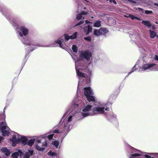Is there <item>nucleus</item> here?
<instances>
[{
  "label": "nucleus",
  "instance_id": "34",
  "mask_svg": "<svg viewBox=\"0 0 158 158\" xmlns=\"http://www.w3.org/2000/svg\"><path fill=\"white\" fill-rule=\"evenodd\" d=\"M30 153L28 152H26L23 156V158H29L30 157Z\"/></svg>",
  "mask_w": 158,
  "mask_h": 158
},
{
  "label": "nucleus",
  "instance_id": "21",
  "mask_svg": "<svg viewBox=\"0 0 158 158\" xmlns=\"http://www.w3.org/2000/svg\"><path fill=\"white\" fill-rule=\"evenodd\" d=\"M64 42L63 39H60L55 41V43L59 44L60 47H62V43Z\"/></svg>",
  "mask_w": 158,
  "mask_h": 158
},
{
  "label": "nucleus",
  "instance_id": "55",
  "mask_svg": "<svg viewBox=\"0 0 158 158\" xmlns=\"http://www.w3.org/2000/svg\"><path fill=\"white\" fill-rule=\"evenodd\" d=\"M153 4L154 6H158V3H154Z\"/></svg>",
  "mask_w": 158,
  "mask_h": 158
},
{
  "label": "nucleus",
  "instance_id": "9",
  "mask_svg": "<svg viewBox=\"0 0 158 158\" xmlns=\"http://www.w3.org/2000/svg\"><path fill=\"white\" fill-rule=\"evenodd\" d=\"M27 138L25 137H22L21 139H18V142H21L22 144L24 145L27 144Z\"/></svg>",
  "mask_w": 158,
  "mask_h": 158
},
{
  "label": "nucleus",
  "instance_id": "18",
  "mask_svg": "<svg viewBox=\"0 0 158 158\" xmlns=\"http://www.w3.org/2000/svg\"><path fill=\"white\" fill-rule=\"evenodd\" d=\"M78 77L81 78H85V74L79 71L78 70L76 71Z\"/></svg>",
  "mask_w": 158,
  "mask_h": 158
},
{
  "label": "nucleus",
  "instance_id": "61",
  "mask_svg": "<svg viewBox=\"0 0 158 158\" xmlns=\"http://www.w3.org/2000/svg\"><path fill=\"white\" fill-rule=\"evenodd\" d=\"M107 1H108V0H106Z\"/></svg>",
  "mask_w": 158,
  "mask_h": 158
},
{
  "label": "nucleus",
  "instance_id": "28",
  "mask_svg": "<svg viewBox=\"0 0 158 158\" xmlns=\"http://www.w3.org/2000/svg\"><path fill=\"white\" fill-rule=\"evenodd\" d=\"M130 18L134 20L135 19H136L137 20L140 21L141 20V19L137 17H136L135 15H130Z\"/></svg>",
  "mask_w": 158,
  "mask_h": 158
},
{
  "label": "nucleus",
  "instance_id": "19",
  "mask_svg": "<svg viewBox=\"0 0 158 158\" xmlns=\"http://www.w3.org/2000/svg\"><path fill=\"white\" fill-rule=\"evenodd\" d=\"M92 107V106L91 105H87L82 110L84 112L89 111L91 109Z\"/></svg>",
  "mask_w": 158,
  "mask_h": 158
},
{
  "label": "nucleus",
  "instance_id": "31",
  "mask_svg": "<svg viewBox=\"0 0 158 158\" xmlns=\"http://www.w3.org/2000/svg\"><path fill=\"white\" fill-rule=\"evenodd\" d=\"M77 32H75L73 34L70 36V39H75L77 37Z\"/></svg>",
  "mask_w": 158,
  "mask_h": 158
},
{
  "label": "nucleus",
  "instance_id": "60",
  "mask_svg": "<svg viewBox=\"0 0 158 158\" xmlns=\"http://www.w3.org/2000/svg\"><path fill=\"white\" fill-rule=\"evenodd\" d=\"M92 18H93V17H92Z\"/></svg>",
  "mask_w": 158,
  "mask_h": 158
},
{
  "label": "nucleus",
  "instance_id": "1",
  "mask_svg": "<svg viewBox=\"0 0 158 158\" xmlns=\"http://www.w3.org/2000/svg\"><path fill=\"white\" fill-rule=\"evenodd\" d=\"M79 57L80 58L77 60V61H80L83 60L84 58L87 61H89L90 58L92 56L91 52L88 51H81L80 52Z\"/></svg>",
  "mask_w": 158,
  "mask_h": 158
},
{
  "label": "nucleus",
  "instance_id": "45",
  "mask_svg": "<svg viewBox=\"0 0 158 158\" xmlns=\"http://www.w3.org/2000/svg\"><path fill=\"white\" fill-rule=\"evenodd\" d=\"M81 15H87V13L86 12H85V11H82L81 12Z\"/></svg>",
  "mask_w": 158,
  "mask_h": 158
},
{
  "label": "nucleus",
  "instance_id": "7",
  "mask_svg": "<svg viewBox=\"0 0 158 158\" xmlns=\"http://www.w3.org/2000/svg\"><path fill=\"white\" fill-rule=\"evenodd\" d=\"M22 41L23 44L26 45H29L30 46H36L38 47L41 46V45L38 43H35V44H31L30 43L28 42L24 38H23V39L22 40Z\"/></svg>",
  "mask_w": 158,
  "mask_h": 158
},
{
  "label": "nucleus",
  "instance_id": "51",
  "mask_svg": "<svg viewBox=\"0 0 158 158\" xmlns=\"http://www.w3.org/2000/svg\"><path fill=\"white\" fill-rule=\"evenodd\" d=\"M154 59L156 60H158V56L155 55V56Z\"/></svg>",
  "mask_w": 158,
  "mask_h": 158
},
{
  "label": "nucleus",
  "instance_id": "41",
  "mask_svg": "<svg viewBox=\"0 0 158 158\" xmlns=\"http://www.w3.org/2000/svg\"><path fill=\"white\" fill-rule=\"evenodd\" d=\"M47 146V142L46 141H45L43 143L42 145V147H46Z\"/></svg>",
  "mask_w": 158,
  "mask_h": 158
},
{
  "label": "nucleus",
  "instance_id": "11",
  "mask_svg": "<svg viewBox=\"0 0 158 158\" xmlns=\"http://www.w3.org/2000/svg\"><path fill=\"white\" fill-rule=\"evenodd\" d=\"M100 31L101 35H106V34L108 32V30L106 28H100Z\"/></svg>",
  "mask_w": 158,
  "mask_h": 158
},
{
  "label": "nucleus",
  "instance_id": "6",
  "mask_svg": "<svg viewBox=\"0 0 158 158\" xmlns=\"http://www.w3.org/2000/svg\"><path fill=\"white\" fill-rule=\"evenodd\" d=\"M156 65L155 64H146L143 65L142 66V68L144 70H147L148 69Z\"/></svg>",
  "mask_w": 158,
  "mask_h": 158
},
{
  "label": "nucleus",
  "instance_id": "46",
  "mask_svg": "<svg viewBox=\"0 0 158 158\" xmlns=\"http://www.w3.org/2000/svg\"><path fill=\"white\" fill-rule=\"evenodd\" d=\"M72 116H69V117L68 121V122H71L72 121Z\"/></svg>",
  "mask_w": 158,
  "mask_h": 158
},
{
  "label": "nucleus",
  "instance_id": "48",
  "mask_svg": "<svg viewBox=\"0 0 158 158\" xmlns=\"http://www.w3.org/2000/svg\"><path fill=\"white\" fill-rule=\"evenodd\" d=\"M138 10H139V11H141L142 12H144V10L140 8H138Z\"/></svg>",
  "mask_w": 158,
  "mask_h": 158
},
{
  "label": "nucleus",
  "instance_id": "2",
  "mask_svg": "<svg viewBox=\"0 0 158 158\" xmlns=\"http://www.w3.org/2000/svg\"><path fill=\"white\" fill-rule=\"evenodd\" d=\"M20 30L22 32V33L20 32H19V35L20 36L22 37L23 35L26 36L28 35L29 31L27 28H26L25 27L22 26L20 27Z\"/></svg>",
  "mask_w": 158,
  "mask_h": 158
},
{
  "label": "nucleus",
  "instance_id": "27",
  "mask_svg": "<svg viewBox=\"0 0 158 158\" xmlns=\"http://www.w3.org/2000/svg\"><path fill=\"white\" fill-rule=\"evenodd\" d=\"M92 29L91 26L88 25L87 26V32L86 33V35H88L89 33L92 32Z\"/></svg>",
  "mask_w": 158,
  "mask_h": 158
},
{
  "label": "nucleus",
  "instance_id": "56",
  "mask_svg": "<svg viewBox=\"0 0 158 158\" xmlns=\"http://www.w3.org/2000/svg\"><path fill=\"white\" fill-rule=\"evenodd\" d=\"M85 22L86 23H90V22L88 20H86Z\"/></svg>",
  "mask_w": 158,
  "mask_h": 158
},
{
  "label": "nucleus",
  "instance_id": "4",
  "mask_svg": "<svg viewBox=\"0 0 158 158\" xmlns=\"http://www.w3.org/2000/svg\"><path fill=\"white\" fill-rule=\"evenodd\" d=\"M105 107H97L93 108V112L94 114L96 112H98L99 113L102 114L104 112V109Z\"/></svg>",
  "mask_w": 158,
  "mask_h": 158
},
{
  "label": "nucleus",
  "instance_id": "20",
  "mask_svg": "<svg viewBox=\"0 0 158 158\" xmlns=\"http://www.w3.org/2000/svg\"><path fill=\"white\" fill-rule=\"evenodd\" d=\"M35 141V139H31L27 142V144L30 146H32Z\"/></svg>",
  "mask_w": 158,
  "mask_h": 158
},
{
  "label": "nucleus",
  "instance_id": "38",
  "mask_svg": "<svg viewBox=\"0 0 158 158\" xmlns=\"http://www.w3.org/2000/svg\"><path fill=\"white\" fill-rule=\"evenodd\" d=\"M84 22V21L83 20H81L80 21L79 23H77L76 25H75V26H79V25H80L82 23H83Z\"/></svg>",
  "mask_w": 158,
  "mask_h": 158
},
{
  "label": "nucleus",
  "instance_id": "3",
  "mask_svg": "<svg viewBox=\"0 0 158 158\" xmlns=\"http://www.w3.org/2000/svg\"><path fill=\"white\" fill-rule=\"evenodd\" d=\"M143 155V152L138 153H134L131 154L129 158H145V155Z\"/></svg>",
  "mask_w": 158,
  "mask_h": 158
},
{
  "label": "nucleus",
  "instance_id": "8",
  "mask_svg": "<svg viewBox=\"0 0 158 158\" xmlns=\"http://www.w3.org/2000/svg\"><path fill=\"white\" fill-rule=\"evenodd\" d=\"M10 140L12 142V145L15 147V146L18 142V139H17L16 135H14L12 138L10 139Z\"/></svg>",
  "mask_w": 158,
  "mask_h": 158
},
{
  "label": "nucleus",
  "instance_id": "14",
  "mask_svg": "<svg viewBox=\"0 0 158 158\" xmlns=\"http://www.w3.org/2000/svg\"><path fill=\"white\" fill-rule=\"evenodd\" d=\"M130 150H131V153H138L139 152H140L141 153H143V152L141 151L140 150L135 149L131 146H130Z\"/></svg>",
  "mask_w": 158,
  "mask_h": 158
},
{
  "label": "nucleus",
  "instance_id": "42",
  "mask_svg": "<svg viewBox=\"0 0 158 158\" xmlns=\"http://www.w3.org/2000/svg\"><path fill=\"white\" fill-rule=\"evenodd\" d=\"M90 115V113H83V115L84 117H86Z\"/></svg>",
  "mask_w": 158,
  "mask_h": 158
},
{
  "label": "nucleus",
  "instance_id": "32",
  "mask_svg": "<svg viewBox=\"0 0 158 158\" xmlns=\"http://www.w3.org/2000/svg\"><path fill=\"white\" fill-rule=\"evenodd\" d=\"M48 155L52 156H56V154L54 152H52L51 150H50L48 153Z\"/></svg>",
  "mask_w": 158,
  "mask_h": 158
},
{
  "label": "nucleus",
  "instance_id": "43",
  "mask_svg": "<svg viewBox=\"0 0 158 158\" xmlns=\"http://www.w3.org/2000/svg\"><path fill=\"white\" fill-rule=\"evenodd\" d=\"M109 2L111 3H113L114 4H116L117 2L115 0H110Z\"/></svg>",
  "mask_w": 158,
  "mask_h": 158
},
{
  "label": "nucleus",
  "instance_id": "13",
  "mask_svg": "<svg viewBox=\"0 0 158 158\" xmlns=\"http://www.w3.org/2000/svg\"><path fill=\"white\" fill-rule=\"evenodd\" d=\"M149 33L150 37L151 38H154L156 36V33L154 31H152L151 30H149Z\"/></svg>",
  "mask_w": 158,
  "mask_h": 158
},
{
  "label": "nucleus",
  "instance_id": "5",
  "mask_svg": "<svg viewBox=\"0 0 158 158\" xmlns=\"http://www.w3.org/2000/svg\"><path fill=\"white\" fill-rule=\"evenodd\" d=\"M84 94L85 96H87L90 94H93V93L90 87H85L84 89Z\"/></svg>",
  "mask_w": 158,
  "mask_h": 158
},
{
  "label": "nucleus",
  "instance_id": "10",
  "mask_svg": "<svg viewBox=\"0 0 158 158\" xmlns=\"http://www.w3.org/2000/svg\"><path fill=\"white\" fill-rule=\"evenodd\" d=\"M1 150L2 152L5 153V155L7 156H9L10 154V152L9 149L6 147L3 148Z\"/></svg>",
  "mask_w": 158,
  "mask_h": 158
},
{
  "label": "nucleus",
  "instance_id": "49",
  "mask_svg": "<svg viewBox=\"0 0 158 158\" xmlns=\"http://www.w3.org/2000/svg\"><path fill=\"white\" fill-rule=\"evenodd\" d=\"M128 1L130 2H131L132 3L135 4L136 3V2L132 0H128Z\"/></svg>",
  "mask_w": 158,
  "mask_h": 158
},
{
  "label": "nucleus",
  "instance_id": "39",
  "mask_svg": "<svg viewBox=\"0 0 158 158\" xmlns=\"http://www.w3.org/2000/svg\"><path fill=\"white\" fill-rule=\"evenodd\" d=\"M54 134H51L49 135L48 136V138L49 140H51L53 138V136H54Z\"/></svg>",
  "mask_w": 158,
  "mask_h": 158
},
{
  "label": "nucleus",
  "instance_id": "58",
  "mask_svg": "<svg viewBox=\"0 0 158 158\" xmlns=\"http://www.w3.org/2000/svg\"><path fill=\"white\" fill-rule=\"evenodd\" d=\"M155 23H156V24H158V22H155Z\"/></svg>",
  "mask_w": 158,
  "mask_h": 158
},
{
  "label": "nucleus",
  "instance_id": "53",
  "mask_svg": "<svg viewBox=\"0 0 158 158\" xmlns=\"http://www.w3.org/2000/svg\"><path fill=\"white\" fill-rule=\"evenodd\" d=\"M105 110L106 111H109V107H106V108H105Z\"/></svg>",
  "mask_w": 158,
  "mask_h": 158
},
{
  "label": "nucleus",
  "instance_id": "16",
  "mask_svg": "<svg viewBox=\"0 0 158 158\" xmlns=\"http://www.w3.org/2000/svg\"><path fill=\"white\" fill-rule=\"evenodd\" d=\"M142 24L148 27H150L152 26V24H151L150 22L149 21L143 20L142 21Z\"/></svg>",
  "mask_w": 158,
  "mask_h": 158
},
{
  "label": "nucleus",
  "instance_id": "15",
  "mask_svg": "<svg viewBox=\"0 0 158 158\" xmlns=\"http://www.w3.org/2000/svg\"><path fill=\"white\" fill-rule=\"evenodd\" d=\"M150 154H153L154 155V157H152L151 156L145 154V158H158V153H150Z\"/></svg>",
  "mask_w": 158,
  "mask_h": 158
},
{
  "label": "nucleus",
  "instance_id": "59",
  "mask_svg": "<svg viewBox=\"0 0 158 158\" xmlns=\"http://www.w3.org/2000/svg\"><path fill=\"white\" fill-rule=\"evenodd\" d=\"M156 36L157 38H158V35H156Z\"/></svg>",
  "mask_w": 158,
  "mask_h": 158
},
{
  "label": "nucleus",
  "instance_id": "17",
  "mask_svg": "<svg viewBox=\"0 0 158 158\" xmlns=\"http://www.w3.org/2000/svg\"><path fill=\"white\" fill-rule=\"evenodd\" d=\"M6 124L5 122H2L0 124V129L1 131L5 129H6Z\"/></svg>",
  "mask_w": 158,
  "mask_h": 158
},
{
  "label": "nucleus",
  "instance_id": "12",
  "mask_svg": "<svg viewBox=\"0 0 158 158\" xmlns=\"http://www.w3.org/2000/svg\"><path fill=\"white\" fill-rule=\"evenodd\" d=\"M92 95L90 94L87 96H86L87 100L89 102H95V97L93 96Z\"/></svg>",
  "mask_w": 158,
  "mask_h": 158
},
{
  "label": "nucleus",
  "instance_id": "36",
  "mask_svg": "<svg viewBox=\"0 0 158 158\" xmlns=\"http://www.w3.org/2000/svg\"><path fill=\"white\" fill-rule=\"evenodd\" d=\"M145 13L147 15L152 14L153 13L152 11L146 10L145 11Z\"/></svg>",
  "mask_w": 158,
  "mask_h": 158
},
{
  "label": "nucleus",
  "instance_id": "44",
  "mask_svg": "<svg viewBox=\"0 0 158 158\" xmlns=\"http://www.w3.org/2000/svg\"><path fill=\"white\" fill-rule=\"evenodd\" d=\"M54 133H60L59 130L58 129H56L54 131Z\"/></svg>",
  "mask_w": 158,
  "mask_h": 158
},
{
  "label": "nucleus",
  "instance_id": "25",
  "mask_svg": "<svg viewBox=\"0 0 158 158\" xmlns=\"http://www.w3.org/2000/svg\"><path fill=\"white\" fill-rule=\"evenodd\" d=\"M72 49L73 52L77 53L78 51V48L75 45H73L72 47Z\"/></svg>",
  "mask_w": 158,
  "mask_h": 158
},
{
  "label": "nucleus",
  "instance_id": "40",
  "mask_svg": "<svg viewBox=\"0 0 158 158\" xmlns=\"http://www.w3.org/2000/svg\"><path fill=\"white\" fill-rule=\"evenodd\" d=\"M135 70V65L133 68L132 69L131 71V72H129L128 74V75H129L131 74L134 71V70Z\"/></svg>",
  "mask_w": 158,
  "mask_h": 158
},
{
  "label": "nucleus",
  "instance_id": "24",
  "mask_svg": "<svg viewBox=\"0 0 158 158\" xmlns=\"http://www.w3.org/2000/svg\"><path fill=\"white\" fill-rule=\"evenodd\" d=\"M1 132L2 133V135L3 136L8 135L10 133V132L7 131L6 129L2 131Z\"/></svg>",
  "mask_w": 158,
  "mask_h": 158
},
{
  "label": "nucleus",
  "instance_id": "47",
  "mask_svg": "<svg viewBox=\"0 0 158 158\" xmlns=\"http://www.w3.org/2000/svg\"><path fill=\"white\" fill-rule=\"evenodd\" d=\"M29 152H28V153H30V156H32L33 154V150H31V151L29 150Z\"/></svg>",
  "mask_w": 158,
  "mask_h": 158
},
{
  "label": "nucleus",
  "instance_id": "54",
  "mask_svg": "<svg viewBox=\"0 0 158 158\" xmlns=\"http://www.w3.org/2000/svg\"><path fill=\"white\" fill-rule=\"evenodd\" d=\"M36 142L37 143H41V141L39 140H37Z\"/></svg>",
  "mask_w": 158,
  "mask_h": 158
},
{
  "label": "nucleus",
  "instance_id": "52",
  "mask_svg": "<svg viewBox=\"0 0 158 158\" xmlns=\"http://www.w3.org/2000/svg\"><path fill=\"white\" fill-rule=\"evenodd\" d=\"M4 139V138L2 136H0V143L1 142V141Z\"/></svg>",
  "mask_w": 158,
  "mask_h": 158
},
{
  "label": "nucleus",
  "instance_id": "23",
  "mask_svg": "<svg viewBox=\"0 0 158 158\" xmlns=\"http://www.w3.org/2000/svg\"><path fill=\"white\" fill-rule=\"evenodd\" d=\"M94 27H99L101 26V22L100 21L97 20L94 23Z\"/></svg>",
  "mask_w": 158,
  "mask_h": 158
},
{
  "label": "nucleus",
  "instance_id": "33",
  "mask_svg": "<svg viewBox=\"0 0 158 158\" xmlns=\"http://www.w3.org/2000/svg\"><path fill=\"white\" fill-rule=\"evenodd\" d=\"M82 17V15L80 13V14H78L77 15L76 19L78 20L81 19Z\"/></svg>",
  "mask_w": 158,
  "mask_h": 158
},
{
  "label": "nucleus",
  "instance_id": "57",
  "mask_svg": "<svg viewBox=\"0 0 158 158\" xmlns=\"http://www.w3.org/2000/svg\"><path fill=\"white\" fill-rule=\"evenodd\" d=\"M19 152H20V155H21V154L22 153L21 151L19 150Z\"/></svg>",
  "mask_w": 158,
  "mask_h": 158
},
{
  "label": "nucleus",
  "instance_id": "30",
  "mask_svg": "<svg viewBox=\"0 0 158 158\" xmlns=\"http://www.w3.org/2000/svg\"><path fill=\"white\" fill-rule=\"evenodd\" d=\"M35 148L36 149L39 151H43L45 149L44 148H40L38 144H36Z\"/></svg>",
  "mask_w": 158,
  "mask_h": 158
},
{
  "label": "nucleus",
  "instance_id": "50",
  "mask_svg": "<svg viewBox=\"0 0 158 158\" xmlns=\"http://www.w3.org/2000/svg\"><path fill=\"white\" fill-rule=\"evenodd\" d=\"M152 30H155L156 28L155 27L154 25H152Z\"/></svg>",
  "mask_w": 158,
  "mask_h": 158
},
{
  "label": "nucleus",
  "instance_id": "35",
  "mask_svg": "<svg viewBox=\"0 0 158 158\" xmlns=\"http://www.w3.org/2000/svg\"><path fill=\"white\" fill-rule=\"evenodd\" d=\"M84 39L86 40H87L89 41H90L91 40V38L90 36L88 37H85L84 38Z\"/></svg>",
  "mask_w": 158,
  "mask_h": 158
},
{
  "label": "nucleus",
  "instance_id": "22",
  "mask_svg": "<svg viewBox=\"0 0 158 158\" xmlns=\"http://www.w3.org/2000/svg\"><path fill=\"white\" fill-rule=\"evenodd\" d=\"M100 31V28L98 30L97 29L94 30V34L97 36H99L101 35V33Z\"/></svg>",
  "mask_w": 158,
  "mask_h": 158
},
{
  "label": "nucleus",
  "instance_id": "29",
  "mask_svg": "<svg viewBox=\"0 0 158 158\" xmlns=\"http://www.w3.org/2000/svg\"><path fill=\"white\" fill-rule=\"evenodd\" d=\"M59 144V142L57 141H52V144L54 145L56 148L58 147Z\"/></svg>",
  "mask_w": 158,
  "mask_h": 158
},
{
  "label": "nucleus",
  "instance_id": "37",
  "mask_svg": "<svg viewBox=\"0 0 158 158\" xmlns=\"http://www.w3.org/2000/svg\"><path fill=\"white\" fill-rule=\"evenodd\" d=\"M65 39L66 41H68L69 39H70V36H69L68 35H65Z\"/></svg>",
  "mask_w": 158,
  "mask_h": 158
},
{
  "label": "nucleus",
  "instance_id": "26",
  "mask_svg": "<svg viewBox=\"0 0 158 158\" xmlns=\"http://www.w3.org/2000/svg\"><path fill=\"white\" fill-rule=\"evenodd\" d=\"M19 153L18 152H15L12 154L11 156L13 158H17L19 155Z\"/></svg>",
  "mask_w": 158,
  "mask_h": 158
}]
</instances>
